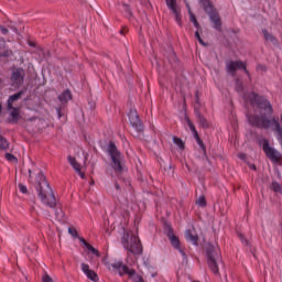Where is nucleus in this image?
<instances>
[{"label": "nucleus", "mask_w": 282, "mask_h": 282, "mask_svg": "<svg viewBox=\"0 0 282 282\" xmlns=\"http://www.w3.org/2000/svg\"><path fill=\"white\" fill-rule=\"evenodd\" d=\"M245 100L250 102L253 107H257L260 111L259 115H250L248 117L249 124L251 127H257L258 129H270L274 126V131L278 133V140L282 147V128L281 123L275 118H268V116H272L274 110L272 109V105L265 98L260 97L256 93H251L248 96H245Z\"/></svg>", "instance_id": "nucleus-1"}, {"label": "nucleus", "mask_w": 282, "mask_h": 282, "mask_svg": "<svg viewBox=\"0 0 282 282\" xmlns=\"http://www.w3.org/2000/svg\"><path fill=\"white\" fill-rule=\"evenodd\" d=\"M37 181H39V197L45 204L46 206H50V208H55L56 206V196H54V191H52V187L50 186V183H47V180L45 178V175L43 173L37 174Z\"/></svg>", "instance_id": "nucleus-2"}, {"label": "nucleus", "mask_w": 282, "mask_h": 282, "mask_svg": "<svg viewBox=\"0 0 282 282\" xmlns=\"http://www.w3.org/2000/svg\"><path fill=\"white\" fill-rule=\"evenodd\" d=\"M121 243L123 245V248L132 254H142V243L140 242V238L133 235V232L124 231L121 238Z\"/></svg>", "instance_id": "nucleus-3"}, {"label": "nucleus", "mask_w": 282, "mask_h": 282, "mask_svg": "<svg viewBox=\"0 0 282 282\" xmlns=\"http://www.w3.org/2000/svg\"><path fill=\"white\" fill-rule=\"evenodd\" d=\"M206 252H207V263L209 269L214 274H219V267L217 265V261L221 259V253L219 252V248L213 245H207Z\"/></svg>", "instance_id": "nucleus-4"}, {"label": "nucleus", "mask_w": 282, "mask_h": 282, "mask_svg": "<svg viewBox=\"0 0 282 282\" xmlns=\"http://www.w3.org/2000/svg\"><path fill=\"white\" fill-rule=\"evenodd\" d=\"M108 153L112 160V169L117 172V173H122V153H120V151H118V148L116 147V143L110 142L109 147H108Z\"/></svg>", "instance_id": "nucleus-5"}, {"label": "nucleus", "mask_w": 282, "mask_h": 282, "mask_svg": "<svg viewBox=\"0 0 282 282\" xmlns=\"http://www.w3.org/2000/svg\"><path fill=\"white\" fill-rule=\"evenodd\" d=\"M262 151L265 153L267 158L271 160V162H281V153L276 151L274 148L270 147V141L268 139H262Z\"/></svg>", "instance_id": "nucleus-6"}, {"label": "nucleus", "mask_w": 282, "mask_h": 282, "mask_svg": "<svg viewBox=\"0 0 282 282\" xmlns=\"http://www.w3.org/2000/svg\"><path fill=\"white\" fill-rule=\"evenodd\" d=\"M226 69L230 76H236L237 69H243L245 74H250L246 64L241 61H229L226 63Z\"/></svg>", "instance_id": "nucleus-7"}, {"label": "nucleus", "mask_w": 282, "mask_h": 282, "mask_svg": "<svg viewBox=\"0 0 282 282\" xmlns=\"http://www.w3.org/2000/svg\"><path fill=\"white\" fill-rule=\"evenodd\" d=\"M25 80V70L23 68H12L11 83L15 87H21Z\"/></svg>", "instance_id": "nucleus-8"}, {"label": "nucleus", "mask_w": 282, "mask_h": 282, "mask_svg": "<svg viewBox=\"0 0 282 282\" xmlns=\"http://www.w3.org/2000/svg\"><path fill=\"white\" fill-rule=\"evenodd\" d=\"M167 8L172 11L175 17V21L180 28H182V11L177 6V0H165Z\"/></svg>", "instance_id": "nucleus-9"}, {"label": "nucleus", "mask_w": 282, "mask_h": 282, "mask_svg": "<svg viewBox=\"0 0 282 282\" xmlns=\"http://www.w3.org/2000/svg\"><path fill=\"white\" fill-rule=\"evenodd\" d=\"M129 120L130 124L139 133H142L144 131V126L142 124V121L140 120V116H138V111L131 109L129 112Z\"/></svg>", "instance_id": "nucleus-10"}, {"label": "nucleus", "mask_w": 282, "mask_h": 282, "mask_svg": "<svg viewBox=\"0 0 282 282\" xmlns=\"http://www.w3.org/2000/svg\"><path fill=\"white\" fill-rule=\"evenodd\" d=\"M167 237H169L173 248H176V250H180L181 254L184 257V259H186V252H184V250H182L180 248V239H177V237H175L172 228L169 229Z\"/></svg>", "instance_id": "nucleus-11"}, {"label": "nucleus", "mask_w": 282, "mask_h": 282, "mask_svg": "<svg viewBox=\"0 0 282 282\" xmlns=\"http://www.w3.org/2000/svg\"><path fill=\"white\" fill-rule=\"evenodd\" d=\"M82 270L84 272V274H86L87 279H89L90 281L94 282H98V273H96V271L89 269V264L87 263H82Z\"/></svg>", "instance_id": "nucleus-12"}, {"label": "nucleus", "mask_w": 282, "mask_h": 282, "mask_svg": "<svg viewBox=\"0 0 282 282\" xmlns=\"http://www.w3.org/2000/svg\"><path fill=\"white\" fill-rule=\"evenodd\" d=\"M209 14L210 21L214 23L215 30L221 31V17H219V12L212 11Z\"/></svg>", "instance_id": "nucleus-13"}, {"label": "nucleus", "mask_w": 282, "mask_h": 282, "mask_svg": "<svg viewBox=\"0 0 282 282\" xmlns=\"http://www.w3.org/2000/svg\"><path fill=\"white\" fill-rule=\"evenodd\" d=\"M68 162L73 166V169L78 173L82 180H85V173L80 170V165L76 162V158L68 156Z\"/></svg>", "instance_id": "nucleus-14"}, {"label": "nucleus", "mask_w": 282, "mask_h": 282, "mask_svg": "<svg viewBox=\"0 0 282 282\" xmlns=\"http://www.w3.org/2000/svg\"><path fill=\"white\" fill-rule=\"evenodd\" d=\"M185 238L187 241H192V243L197 246L199 237H197V234H195V228L185 230Z\"/></svg>", "instance_id": "nucleus-15"}, {"label": "nucleus", "mask_w": 282, "mask_h": 282, "mask_svg": "<svg viewBox=\"0 0 282 282\" xmlns=\"http://www.w3.org/2000/svg\"><path fill=\"white\" fill-rule=\"evenodd\" d=\"M195 113H196V117H197V120H198L199 126H200L203 129H210L212 124H210V122H208V121L204 118V115H202V112H199V110H195Z\"/></svg>", "instance_id": "nucleus-16"}, {"label": "nucleus", "mask_w": 282, "mask_h": 282, "mask_svg": "<svg viewBox=\"0 0 282 282\" xmlns=\"http://www.w3.org/2000/svg\"><path fill=\"white\" fill-rule=\"evenodd\" d=\"M21 96H23V90L11 95L7 102V109H12V107H14V102H17V100H20Z\"/></svg>", "instance_id": "nucleus-17"}, {"label": "nucleus", "mask_w": 282, "mask_h": 282, "mask_svg": "<svg viewBox=\"0 0 282 282\" xmlns=\"http://www.w3.org/2000/svg\"><path fill=\"white\" fill-rule=\"evenodd\" d=\"M9 110H11V118H12V122H19V120H21V109L17 108L14 106H12V108H8Z\"/></svg>", "instance_id": "nucleus-18"}, {"label": "nucleus", "mask_w": 282, "mask_h": 282, "mask_svg": "<svg viewBox=\"0 0 282 282\" xmlns=\"http://www.w3.org/2000/svg\"><path fill=\"white\" fill-rule=\"evenodd\" d=\"M58 100L62 101L63 104L69 102L72 100V91L69 89L64 90L59 96Z\"/></svg>", "instance_id": "nucleus-19"}, {"label": "nucleus", "mask_w": 282, "mask_h": 282, "mask_svg": "<svg viewBox=\"0 0 282 282\" xmlns=\"http://www.w3.org/2000/svg\"><path fill=\"white\" fill-rule=\"evenodd\" d=\"M262 32L265 41H268L269 43H272L273 45H276V43H279V40H276V37L272 35V33L268 32V30H263Z\"/></svg>", "instance_id": "nucleus-20"}, {"label": "nucleus", "mask_w": 282, "mask_h": 282, "mask_svg": "<svg viewBox=\"0 0 282 282\" xmlns=\"http://www.w3.org/2000/svg\"><path fill=\"white\" fill-rule=\"evenodd\" d=\"M185 121H186L187 126L189 127L192 133L194 134V138H197V135H199V133L197 132V129H195V124L193 123V121H191V118L185 117Z\"/></svg>", "instance_id": "nucleus-21"}, {"label": "nucleus", "mask_w": 282, "mask_h": 282, "mask_svg": "<svg viewBox=\"0 0 282 282\" xmlns=\"http://www.w3.org/2000/svg\"><path fill=\"white\" fill-rule=\"evenodd\" d=\"M270 188L273 191V193H282V185L276 181L271 183Z\"/></svg>", "instance_id": "nucleus-22"}, {"label": "nucleus", "mask_w": 282, "mask_h": 282, "mask_svg": "<svg viewBox=\"0 0 282 282\" xmlns=\"http://www.w3.org/2000/svg\"><path fill=\"white\" fill-rule=\"evenodd\" d=\"M203 8L207 14H210L213 12V4H210L209 0H203Z\"/></svg>", "instance_id": "nucleus-23"}, {"label": "nucleus", "mask_w": 282, "mask_h": 282, "mask_svg": "<svg viewBox=\"0 0 282 282\" xmlns=\"http://www.w3.org/2000/svg\"><path fill=\"white\" fill-rule=\"evenodd\" d=\"M173 142H174V144H176V147H178V149H181V151H184L185 143L181 138L174 137Z\"/></svg>", "instance_id": "nucleus-24"}, {"label": "nucleus", "mask_w": 282, "mask_h": 282, "mask_svg": "<svg viewBox=\"0 0 282 282\" xmlns=\"http://www.w3.org/2000/svg\"><path fill=\"white\" fill-rule=\"evenodd\" d=\"M10 143H8V140H6V138H3V135L0 134V149L2 151H6L7 149H9Z\"/></svg>", "instance_id": "nucleus-25"}, {"label": "nucleus", "mask_w": 282, "mask_h": 282, "mask_svg": "<svg viewBox=\"0 0 282 282\" xmlns=\"http://www.w3.org/2000/svg\"><path fill=\"white\" fill-rule=\"evenodd\" d=\"M195 140L197 141V144L200 147L204 155H206V145L204 144V141H202V139L199 138V134H197V138H195Z\"/></svg>", "instance_id": "nucleus-26"}, {"label": "nucleus", "mask_w": 282, "mask_h": 282, "mask_svg": "<svg viewBox=\"0 0 282 282\" xmlns=\"http://www.w3.org/2000/svg\"><path fill=\"white\" fill-rule=\"evenodd\" d=\"M197 206H200V208H206V197L205 196H200L197 200H196Z\"/></svg>", "instance_id": "nucleus-27"}, {"label": "nucleus", "mask_w": 282, "mask_h": 282, "mask_svg": "<svg viewBox=\"0 0 282 282\" xmlns=\"http://www.w3.org/2000/svg\"><path fill=\"white\" fill-rule=\"evenodd\" d=\"M12 51L11 50H6L2 53H0V58H10L12 56Z\"/></svg>", "instance_id": "nucleus-28"}, {"label": "nucleus", "mask_w": 282, "mask_h": 282, "mask_svg": "<svg viewBox=\"0 0 282 282\" xmlns=\"http://www.w3.org/2000/svg\"><path fill=\"white\" fill-rule=\"evenodd\" d=\"M87 250H89L93 254H96V257H100L98 249L94 248L91 245H87Z\"/></svg>", "instance_id": "nucleus-29"}, {"label": "nucleus", "mask_w": 282, "mask_h": 282, "mask_svg": "<svg viewBox=\"0 0 282 282\" xmlns=\"http://www.w3.org/2000/svg\"><path fill=\"white\" fill-rule=\"evenodd\" d=\"M236 91L241 93L243 91V84L239 79H236Z\"/></svg>", "instance_id": "nucleus-30"}, {"label": "nucleus", "mask_w": 282, "mask_h": 282, "mask_svg": "<svg viewBox=\"0 0 282 282\" xmlns=\"http://www.w3.org/2000/svg\"><path fill=\"white\" fill-rule=\"evenodd\" d=\"M6 160H8V162H17V156H14L13 154L7 153Z\"/></svg>", "instance_id": "nucleus-31"}, {"label": "nucleus", "mask_w": 282, "mask_h": 282, "mask_svg": "<svg viewBox=\"0 0 282 282\" xmlns=\"http://www.w3.org/2000/svg\"><path fill=\"white\" fill-rule=\"evenodd\" d=\"M42 282H54V279H52V276H50V274L45 273L42 276Z\"/></svg>", "instance_id": "nucleus-32"}, {"label": "nucleus", "mask_w": 282, "mask_h": 282, "mask_svg": "<svg viewBox=\"0 0 282 282\" xmlns=\"http://www.w3.org/2000/svg\"><path fill=\"white\" fill-rule=\"evenodd\" d=\"M123 11L128 17H132L131 8L129 7V4H123Z\"/></svg>", "instance_id": "nucleus-33"}, {"label": "nucleus", "mask_w": 282, "mask_h": 282, "mask_svg": "<svg viewBox=\"0 0 282 282\" xmlns=\"http://www.w3.org/2000/svg\"><path fill=\"white\" fill-rule=\"evenodd\" d=\"M195 39H197L200 45H206V43H204V40H202V35H199V31L195 32Z\"/></svg>", "instance_id": "nucleus-34"}, {"label": "nucleus", "mask_w": 282, "mask_h": 282, "mask_svg": "<svg viewBox=\"0 0 282 282\" xmlns=\"http://www.w3.org/2000/svg\"><path fill=\"white\" fill-rule=\"evenodd\" d=\"M257 72H259L260 74H263V73L268 72V68L263 65H258Z\"/></svg>", "instance_id": "nucleus-35"}, {"label": "nucleus", "mask_w": 282, "mask_h": 282, "mask_svg": "<svg viewBox=\"0 0 282 282\" xmlns=\"http://www.w3.org/2000/svg\"><path fill=\"white\" fill-rule=\"evenodd\" d=\"M68 232L72 237H78V230H76V228H68Z\"/></svg>", "instance_id": "nucleus-36"}, {"label": "nucleus", "mask_w": 282, "mask_h": 282, "mask_svg": "<svg viewBox=\"0 0 282 282\" xmlns=\"http://www.w3.org/2000/svg\"><path fill=\"white\" fill-rule=\"evenodd\" d=\"M0 32L4 36H8V34H10V31L8 29H6V26H3V25H0Z\"/></svg>", "instance_id": "nucleus-37"}, {"label": "nucleus", "mask_w": 282, "mask_h": 282, "mask_svg": "<svg viewBox=\"0 0 282 282\" xmlns=\"http://www.w3.org/2000/svg\"><path fill=\"white\" fill-rule=\"evenodd\" d=\"M18 186H19L21 193H23V194L28 193V187H26L25 185H23L22 183H20Z\"/></svg>", "instance_id": "nucleus-38"}, {"label": "nucleus", "mask_w": 282, "mask_h": 282, "mask_svg": "<svg viewBox=\"0 0 282 282\" xmlns=\"http://www.w3.org/2000/svg\"><path fill=\"white\" fill-rule=\"evenodd\" d=\"M171 55V59H170V63H177V56L175 55V53H170Z\"/></svg>", "instance_id": "nucleus-39"}, {"label": "nucleus", "mask_w": 282, "mask_h": 282, "mask_svg": "<svg viewBox=\"0 0 282 282\" xmlns=\"http://www.w3.org/2000/svg\"><path fill=\"white\" fill-rule=\"evenodd\" d=\"M189 21H192V23L197 22V18L191 11H189Z\"/></svg>", "instance_id": "nucleus-40"}, {"label": "nucleus", "mask_w": 282, "mask_h": 282, "mask_svg": "<svg viewBox=\"0 0 282 282\" xmlns=\"http://www.w3.org/2000/svg\"><path fill=\"white\" fill-rule=\"evenodd\" d=\"M79 241L85 246V248H87V246H90L89 242L85 240V238H79Z\"/></svg>", "instance_id": "nucleus-41"}, {"label": "nucleus", "mask_w": 282, "mask_h": 282, "mask_svg": "<svg viewBox=\"0 0 282 282\" xmlns=\"http://www.w3.org/2000/svg\"><path fill=\"white\" fill-rule=\"evenodd\" d=\"M56 218L58 219V218H61V217H63V210H56Z\"/></svg>", "instance_id": "nucleus-42"}, {"label": "nucleus", "mask_w": 282, "mask_h": 282, "mask_svg": "<svg viewBox=\"0 0 282 282\" xmlns=\"http://www.w3.org/2000/svg\"><path fill=\"white\" fill-rule=\"evenodd\" d=\"M193 24H194V28H196V30H202V26L199 25V22H197V20Z\"/></svg>", "instance_id": "nucleus-43"}, {"label": "nucleus", "mask_w": 282, "mask_h": 282, "mask_svg": "<svg viewBox=\"0 0 282 282\" xmlns=\"http://www.w3.org/2000/svg\"><path fill=\"white\" fill-rule=\"evenodd\" d=\"M128 32H129V30H128L127 28H122V29L120 30V34H122L123 36H124V34L128 33Z\"/></svg>", "instance_id": "nucleus-44"}, {"label": "nucleus", "mask_w": 282, "mask_h": 282, "mask_svg": "<svg viewBox=\"0 0 282 282\" xmlns=\"http://www.w3.org/2000/svg\"><path fill=\"white\" fill-rule=\"evenodd\" d=\"M239 237H240L242 243L245 242V243L248 246V240H246V238L243 237V235L240 234Z\"/></svg>", "instance_id": "nucleus-45"}, {"label": "nucleus", "mask_w": 282, "mask_h": 282, "mask_svg": "<svg viewBox=\"0 0 282 282\" xmlns=\"http://www.w3.org/2000/svg\"><path fill=\"white\" fill-rule=\"evenodd\" d=\"M238 158H239L240 160H246V154H243V153L238 154Z\"/></svg>", "instance_id": "nucleus-46"}, {"label": "nucleus", "mask_w": 282, "mask_h": 282, "mask_svg": "<svg viewBox=\"0 0 282 282\" xmlns=\"http://www.w3.org/2000/svg\"><path fill=\"white\" fill-rule=\"evenodd\" d=\"M115 188H117V191H120V184L115 183Z\"/></svg>", "instance_id": "nucleus-47"}, {"label": "nucleus", "mask_w": 282, "mask_h": 282, "mask_svg": "<svg viewBox=\"0 0 282 282\" xmlns=\"http://www.w3.org/2000/svg\"><path fill=\"white\" fill-rule=\"evenodd\" d=\"M250 169H252L253 171H257V166L253 164L250 165Z\"/></svg>", "instance_id": "nucleus-48"}, {"label": "nucleus", "mask_w": 282, "mask_h": 282, "mask_svg": "<svg viewBox=\"0 0 282 282\" xmlns=\"http://www.w3.org/2000/svg\"><path fill=\"white\" fill-rule=\"evenodd\" d=\"M11 28V30H14L15 31V33H18L19 32V30L17 29V28H14V26H10Z\"/></svg>", "instance_id": "nucleus-49"}, {"label": "nucleus", "mask_w": 282, "mask_h": 282, "mask_svg": "<svg viewBox=\"0 0 282 282\" xmlns=\"http://www.w3.org/2000/svg\"><path fill=\"white\" fill-rule=\"evenodd\" d=\"M196 98H199V91L195 93Z\"/></svg>", "instance_id": "nucleus-50"}, {"label": "nucleus", "mask_w": 282, "mask_h": 282, "mask_svg": "<svg viewBox=\"0 0 282 282\" xmlns=\"http://www.w3.org/2000/svg\"><path fill=\"white\" fill-rule=\"evenodd\" d=\"M196 104L199 105V97L196 98Z\"/></svg>", "instance_id": "nucleus-51"}, {"label": "nucleus", "mask_w": 282, "mask_h": 282, "mask_svg": "<svg viewBox=\"0 0 282 282\" xmlns=\"http://www.w3.org/2000/svg\"><path fill=\"white\" fill-rule=\"evenodd\" d=\"M2 106L0 105V113H1Z\"/></svg>", "instance_id": "nucleus-52"}, {"label": "nucleus", "mask_w": 282, "mask_h": 282, "mask_svg": "<svg viewBox=\"0 0 282 282\" xmlns=\"http://www.w3.org/2000/svg\"><path fill=\"white\" fill-rule=\"evenodd\" d=\"M90 184L94 185V181H91Z\"/></svg>", "instance_id": "nucleus-53"}]
</instances>
